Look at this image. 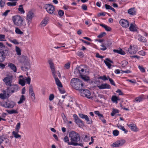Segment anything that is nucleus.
<instances>
[{
	"label": "nucleus",
	"mask_w": 148,
	"mask_h": 148,
	"mask_svg": "<svg viewBox=\"0 0 148 148\" xmlns=\"http://www.w3.org/2000/svg\"><path fill=\"white\" fill-rule=\"evenodd\" d=\"M77 55L81 57L82 58L84 56L83 53L82 52H78L77 53Z\"/></svg>",
	"instance_id": "obj_52"
},
{
	"label": "nucleus",
	"mask_w": 148,
	"mask_h": 148,
	"mask_svg": "<svg viewBox=\"0 0 148 148\" xmlns=\"http://www.w3.org/2000/svg\"><path fill=\"white\" fill-rule=\"evenodd\" d=\"M78 71L80 76L82 77L84 74L83 73L84 72V69L81 68V67H79L78 69Z\"/></svg>",
	"instance_id": "obj_32"
},
{
	"label": "nucleus",
	"mask_w": 148,
	"mask_h": 148,
	"mask_svg": "<svg viewBox=\"0 0 148 148\" xmlns=\"http://www.w3.org/2000/svg\"><path fill=\"white\" fill-rule=\"evenodd\" d=\"M64 12L62 10H60L58 12V14L60 16H62L64 14Z\"/></svg>",
	"instance_id": "obj_53"
},
{
	"label": "nucleus",
	"mask_w": 148,
	"mask_h": 148,
	"mask_svg": "<svg viewBox=\"0 0 148 148\" xmlns=\"http://www.w3.org/2000/svg\"><path fill=\"white\" fill-rule=\"evenodd\" d=\"M119 110L114 109H113L112 111L111 114L112 116H114V115L117 113H119Z\"/></svg>",
	"instance_id": "obj_38"
},
{
	"label": "nucleus",
	"mask_w": 148,
	"mask_h": 148,
	"mask_svg": "<svg viewBox=\"0 0 148 148\" xmlns=\"http://www.w3.org/2000/svg\"><path fill=\"white\" fill-rule=\"evenodd\" d=\"M120 25L123 27L127 28L129 27V22L126 20L121 19L119 21Z\"/></svg>",
	"instance_id": "obj_14"
},
{
	"label": "nucleus",
	"mask_w": 148,
	"mask_h": 148,
	"mask_svg": "<svg viewBox=\"0 0 148 148\" xmlns=\"http://www.w3.org/2000/svg\"><path fill=\"white\" fill-rule=\"evenodd\" d=\"M8 66L11 70H13L14 72L17 71V68L16 66L12 63H9L8 64Z\"/></svg>",
	"instance_id": "obj_23"
},
{
	"label": "nucleus",
	"mask_w": 148,
	"mask_h": 148,
	"mask_svg": "<svg viewBox=\"0 0 148 148\" xmlns=\"http://www.w3.org/2000/svg\"><path fill=\"white\" fill-rule=\"evenodd\" d=\"M0 98L2 99H4L6 98V91H4V93L0 94Z\"/></svg>",
	"instance_id": "obj_37"
},
{
	"label": "nucleus",
	"mask_w": 148,
	"mask_h": 148,
	"mask_svg": "<svg viewBox=\"0 0 148 148\" xmlns=\"http://www.w3.org/2000/svg\"><path fill=\"white\" fill-rule=\"evenodd\" d=\"M7 112L9 114H16L18 113V111L16 110H8Z\"/></svg>",
	"instance_id": "obj_40"
},
{
	"label": "nucleus",
	"mask_w": 148,
	"mask_h": 148,
	"mask_svg": "<svg viewBox=\"0 0 148 148\" xmlns=\"http://www.w3.org/2000/svg\"><path fill=\"white\" fill-rule=\"evenodd\" d=\"M138 68L142 72L144 73L145 72V68L142 66H138Z\"/></svg>",
	"instance_id": "obj_48"
},
{
	"label": "nucleus",
	"mask_w": 148,
	"mask_h": 148,
	"mask_svg": "<svg viewBox=\"0 0 148 148\" xmlns=\"http://www.w3.org/2000/svg\"><path fill=\"white\" fill-rule=\"evenodd\" d=\"M97 87L100 89H110L111 88L110 86L106 83L102 84L98 86Z\"/></svg>",
	"instance_id": "obj_17"
},
{
	"label": "nucleus",
	"mask_w": 148,
	"mask_h": 148,
	"mask_svg": "<svg viewBox=\"0 0 148 148\" xmlns=\"http://www.w3.org/2000/svg\"><path fill=\"white\" fill-rule=\"evenodd\" d=\"M119 100L118 97L116 96H113L111 98V101L117 104L118 103V100Z\"/></svg>",
	"instance_id": "obj_30"
},
{
	"label": "nucleus",
	"mask_w": 148,
	"mask_h": 148,
	"mask_svg": "<svg viewBox=\"0 0 148 148\" xmlns=\"http://www.w3.org/2000/svg\"><path fill=\"white\" fill-rule=\"evenodd\" d=\"M5 0H1L0 1V7L3 8L5 4Z\"/></svg>",
	"instance_id": "obj_43"
},
{
	"label": "nucleus",
	"mask_w": 148,
	"mask_h": 148,
	"mask_svg": "<svg viewBox=\"0 0 148 148\" xmlns=\"http://www.w3.org/2000/svg\"><path fill=\"white\" fill-rule=\"evenodd\" d=\"M116 92L119 93V95H123V93L121 90L119 89H117Z\"/></svg>",
	"instance_id": "obj_63"
},
{
	"label": "nucleus",
	"mask_w": 148,
	"mask_h": 148,
	"mask_svg": "<svg viewBox=\"0 0 148 148\" xmlns=\"http://www.w3.org/2000/svg\"><path fill=\"white\" fill-rule=\"evenodd\" d=\"M104 62L106 65L108 67L109 69H110L111 68V64L110 63H109L106 60H104Z\"/></svg>",
	"instance_id": "obj_45"
},
{
	"label": "nucleus",
	"mask_w": 148,
	"mask_h": 148,
	"mask_svg": "<svg viewBox=\"0 0 148 148\" xmlns=\"http://www.w3.org/2000/svg\"><path fill=\"white\" fill-rule=\"evenodd\" d=\"M5 36L3 34L0 35V40L1 41H5L6 40H5Z\"/></svg>",
	"instance_id": "obj_49"
},
{
	"label": "nucleus",
	"mask_w": 148,
	"mask_h": 148,
	"mask_svg": "<svg viewBox=\"0 0 148 148\" xmlns=\"http://www.w3.org/2000/svg\"><path fill=\"white\" fill-rule=\"evenodd\" d=\"M70 85L76 90L82 91L84 84L80 79L75 78H72L70 81Z\"/></svg>",
	"instance_id": "obj_1"
},
{
	"label": "nucleus",
	"mask_w": 148,
	"mask_h": 148,
	"mask_svg": "<svg viewBox=\"0 0 148 148\" xmlns=\"http://www.w3.org/2000/svg\"><path fill=\"white\" fill-rule=\"evenodd\" d=\"M26 98L24 95H22L20 98L19 101L18 102V104H21L23 102V101L25 100Z\"/></svg>",
	"instance_id": "obj_27"
},
{
	"label": "nucleus",
	"mask_w": 148,
	"mask_h": 148,
	"mask_svg": "<svg viewBox=\"0 0 148 148\" xmlns=\"http://www.w3.org/2000/svg\"><path fill=\"white\" fill-rule=\"evenodd\" d=\"M108 80H109L110 84L112 85H113L114 86H115L116 85L115 83L113 80L111 78H110L109 76H108Z\"/></svg>",
	"instance_id": "obj_47"
},
{
	"label": "nucleus",
	"mask_w": 148,
	"mask_h": 148,
	"mask_svg": "<svg viewBox=\"0 0 148 148\" xmlns=\"http://www.w3.org/2000/svg\"><path fill=\"white\" fill-rule=\"evenodd\" d=\"M79 116L81 119H85L87 123L90 124L92 123V121L91 119L87 115L80 113L79 114Z\"/></svg>",
	"instance_id": "obj_9"
},
{
	"label": "nucleus",
	"mask_w": 148,
	"mask_h": 148,
	"mask_svg": "<svg viewBox=\"0 0 148 148\" xmlns=\"http://www.w3.org/2000/svg\"><path fill=\"white\" fill-rule=\"evenodd\" d=\"M54 98V95L53 94H50L49 98V99L50 101H51L53 100Z\"/></svg>",
	"instance_id": "obj_59"
},
{
	"label": "nucleus",
	"mask_w": 148,
	"mask_h": 148,
	"mask_svg": "<svg viewBox=\"0 0 148 148\" xmlns=\"http://www.w3.org/2000/svg\"><path fill=\"white\" fill-rule=\"evenodd\" d=\"M143 99V95H141L140 96L135 98L134 99V101L136 103H139L142 101Z\"/></svg>",
	"instance_id": "obj_26"
},
{
	"label": "nucleus",
	"mask_w": 148,
	"mask_h": 148,
	"mask_svg": "<svg viewBox=\"0 0 148 148\" xmlns=\"http://www.w3.org/2000/svg\"><path fill=\"white\" fill-rule=\"evenodd\" d=\"M99 78L104 81H106L108 79V77H107L105 75H103V76H100L99 77Z\"/></svg>",
	"instance_id": "obj_50"
},
{
	"label": "nucleus",
	"mask_w": 148,
	"mask_h": 148,
	"mask_svg": "<svg viewBox=\"0 0 148 148\" xmlns=\"http://www.w3.org/2000/svg\"><path fill=\"white\" fill-rule=\"evenodd\" d=\"M127 125L130 127L131 130L134 132H137L138 131V129L136 127L135 124L132 123L130 124H127Z\"/></svg>",
	"instance_id": "obj_18"
},
{
	"label": "nucleus",
	"mask_w": 148,
	"mask_h": 148,
	"mask_svg": "<svg viewBox=\"0 0 148 148\" xmlns=\"http://www.w3.org/2000/svg\"><path fill=\"white\" fill-rule=\"evenodd\" d=\"M29 93L32 99L35 100V95L34 92L33 88L32 86H29Z\"/></svg>",
	"instance_id": "obj_20"
},
{
	"label": "nucleus",
	"mask_w": 148,
	"mask_h": 148,
	"mask_svg": "<svg viewBox=\"0 0 148 148\" xmlns=\"http://www.w3.org/2000/svg\"><path fill=\"white\" fill-rule=\"evenodd\" d=\"M10 51L7 47L2 48V49H0V62H3L6 56L9 55Z\"/></svg>",
	"instance_id": "obj_4"
},
{
	"label": "nucleus",
	"mask_w": 148,
	"mask_h": 148,
	"mask_svg": "<svg viewBox=\"0 0 148 148\" xmlns=\"http://www.w3.org/2000/svg\"><path fill=\"white\" fill-rule=\"evenodd\" d=\"M138 53L140 55L142 56H144L145 55V52L143 50H141L139 51Z\"/></svg>",
	"instance_id": "obj_60"
},
{
	"label": "nucleus",
	"mask_w": 148,
	"mask_h": 148,
	"mask_svg": "<svg viewBox=\"0 0 148 148\" xmlns=\"http://www.w3.org/2000/svg\"><path fill=\"white\" fill-rule=\"evenodd\" d=\"M18 131H13L12 132V134L13 135L14 137L16 138H21V136L20 135H19L18 133Z\"/></svg>",
	"instance_id": "obj_29"
},
{
	"label": "nucleus",
	"mask_w": 148,
	"mask_h": 148,
	"mask_svg": "<svg viewBox=\"0 0 148 148\" xmlns=\"http://www.w3.org/2000/svg\"><path fill=\"white\" fill-rule=\"evenodd\" d=\"M13 77V75L12 74H8L3 80L6 86H9L12 84Z\"/></svg>",
	"instance_id": "obj_7"
},
{
	"label": "nucleus",
	"mask_w": 148,
	"mask_h": 148,
	"mask_svg": "<svg viewBox=\"0 0 148 148\" xmlns=\"http://www.w3.org/2000/svg\"><path fill=\"white\" fill-rule=\"evenodd\" d=\"M10 11V10H6V11L2 14V16H6L7 15L8 13Z\"/></svg>",
	"instance_id": "obj_57"
},
{
	"label": "nucleus",
	"mask_w": 148,
	"mask_h": 148,
	"mask_svg": "<svg viewBox=\"0 0 148 148\" xmlns=\"http://www.w3.org/2000/svg\"><path fill=\"white\" fill-rule=\"evenodd\" d=\"M15 105L14 102L12 101L6 102L3 105V106L6 108H12Z\"/></svg>",
	"instance_id": "obj_15"
},
{
	"label": "nucleus",
	"mask_w": 148,
	"mask_h": 148,
	"mask_svg": "<svg viewBox=\"0 0 148 148\" xmlns=\"http://www.w3.org/2000/svg\"><path fill=\"white\" fill-rule=\"evenodd\" d=\"M73 117L75 122L79 127H81L84 125V121L79 118L76 114H74L73 115Z\"/></svg>",
	"instance_id": "obj_8"
},
{
	"label": "nucleus",
	"mask_w": 148,
	"mask_h": 148,
	"mask_svg": "<svg viewBox=\"0 0 148 148\" xmlns=\"http://www.w3.org/2000/svg\"><path fill=\"white\" fill-rule=\"evenodd\" d=\"M19 84L22 86L25 85V80L23 79H19Z\"/></svg>",
	"instance_id": "obj_35"
},
{
	"label": "nucleus",
	"mask_w": 148,
	"mask_h": 148,
	"mask_svg": "<svg viewBox=\"0 0 148 148\" xmlns=\"http://www.w3.org/2000/svg\"><path fill=\"white\" fill-rule=\"evenodd\" d=\"M34 16V14L32 11H29L27 16V21L28 26H29L31 23L32 19Z\"/></svg>",
	"instance_id": "obj_10"
},
{
	"label": "nucleus",
	"mask_w": 148,
	"mask_h": 148,
	"mask_svg": "<svg viewBox=\"0 0 148 148\" xmlns=\"http://www.w3.org/2000/svg\"><path fill=\"white\" fill-rule=\"evenodd\" d=\"M69 136L71 140L70 143H69L70 145H79L77 142L80 140V138L78 133L73 131L70 132Z\"/></svg>",
	"instance_id": "obj_2"
},
{
	"label": "nucleus",
	"mask_w": 148,
	"mask_h": 148,
	"mask_svg": "<svg viewBox=\"0 0 148 148\" xmlns=\"http://www.w3.org/2000/svg\"><path fill=\"white\" fill-rule=\"evenodd\" d=\"M10 41L11 42L16 45H17L19 44L17 40L16 39H14L13 40L10 39Z\"/></svg>",
	"instance_id": "obj_46"
},
{
	"label": "nucleus",
	"mask_w": 148,
	"mask_h": 148,
	"mask_svg": "<svg viewBox=\"0 0 148 148\" xmlns=\"http://www.w3.org/2000/svg\"><path fill=\"white\" fill-rule=\"evenodd\" d=\"M101 46L102 47L100 48V49L101 50L104 51L107 49L106 47L103 44L101 45Z\"/></svg>",
	"instance_id": "obj_62"
},
{
	"label": "nucleus",
	"mask_w": 148,
	"mask_h": 148,
	"mask_svg": "<svg viewBox=\"0 0 148 148\" xmlns=\"http://www.w3.org/2000/svg\"><path fill=\"white\" fill-rule=\"evenodd\" d=\"M106 13H107L106 12H103L101 13H99L98 14V16H105L106 14Z\"/></svg>",
	"instance_id": "obj_61"
},
{
	"label": "nucleus",
	"mask_w": 148,
	"mask_h": 148,
	"mask_svg": "<svg viewBox=\"0 0 148 148\" xmlns=\"http://www.w3.org/2000/svg\"><path fill=\"white\" fill-rule=\"evenodd\" d=\"M82 8L84 10H87V6L85 5H82Z\"/></svg>",
	"instance_id": "obj_64"
},
{
	"label": "nucleus",
	"mask_w": 148,
	"mask_h": 148,
	"mask_svg": "<svg viewBox=\"0 0 148 148\" xmlns=\"http://www.w3.org/2000/svg\"><path fill=\"white\" fill-rule=\"evenodd\" d=\"M18 10L20 12L21 14H24L25 13V12L23 7V5H21L19 6Z\"/></svg>",
	"instance_id": "obj_39"
},
{
	"label": "nucleus",
	"mask_w": 148,
	"mask_h": 148,
	"mask_svg": "<svg viewBox=\"0 0 148 148\" xmlns=\"http://www.w3.org/2000/svg\"><path fill=\"white\" fill-rule=\"evenodd\" d=\"M19 62L21 63V69L24 71H27L30 68V60L27 56H23L19 60Z\"/></svg>",
	"instance_id": "obj_3"
},
{
	"label": "nucleus",
	"mask_w": 148,
	"mask_h": 148,
	"mask_svg": "<svg viewBox=\"0 0 148 148\" xmlns=\"http://www.w3.org/2000/svg\"><path fill=\"white\" fill-rule=\"evenodd\" d=\"M138 40L140 42H146L147 41V40L143 36H142L138 35Z\"/></svg>",
	"instance_id": "obj_25"
},
{
	"label": "nucleus",
	"mask_w": 148,
	"mask_h": 148,
	"mask_svg": "<svg viewBox=\"0 0 148 148\" xmlns=\"http://www.w3.org/2000/svg\"><path fill=\"white\" fill-rule=\"evenodd\" d=\"M26 82L27 84H29L30 83L31 78L29 77H28L25 79Z\"/></svg>",
	"instance_id": "obj_58"
},
{
	"label": "nucleus",
	"mask_w": 148,
	"mask_h": 148,
	"mask_svg": "<svg viewBox=\"0 0 148 148\" xmlns=\"http://www.w3.org/2000/svg\"><path fill=\"white\" fill-rule=\"evenodd\" d=\"M129 28L130 30L134 32L136 30L134 25L133 24H131Z\"/></svg>",
	"instance_id": "obj_41"
},
{
	"label": "nucleus",
	"mask_w": 148,
	"mask_h": 148,
	"mask_svg": "<svg viewBox=\"0 0 148 148\" xmlns=\"http://www.w3.org/2000/svg\"><path fill=\"white\" fill-rule=\"evenodd\" d=\"M63 140L65 143H67L69 145H70V144H69L70 142L69 141V139L67 136H66L64 137Z\"/></svg>",
	"instance_id": "obj_42"
},
{
	"label": "nucleus",
	"mask_w": 148,
	"mask_h": 148,
	"mask_svg": "<svg viewBox=\"0 0 148 148\" xmlns=\"http://www.w3.org/2000/svg\"><path fill=\"white\" fill-rule=\"evenodd\" d=\"M128 64V62L126 60H123L121 62V66L123 68L127 66Z\"/></svg>",
	"instance_id": "obj_36"
},
{
	"label": "nucleus",
	"mask_w": 148,
	"mask_h": 148,
	"mask_svg": "<svg viewBox=\"0 0 148 148\" xmlns=\"http://www.w3.org/2000/svg\"><path fill=\"white\" fill-rule=\"evenodd\" d=\"M113 134L114 136H117L119 135V132L117 130H115L113 131Z\"/></svg>",
	"instance_id": "obj_51"
},
{
	"label": "nucleus",
	"mask_w": 148,
	"mask_h": 148,
	"mask_svg": "<svg viewBox=\"0 0 148 148\" xmlns=\"http://www.w3.org/2000/svg\"><path fill=\"white\" fill-rule=\"evenodd\" d=\"M20 125L21 124L20 123H17L16 128V131L18 132V130L20 128Z\"/></svg>",
	"instance_id": "obj_56"
},
{
	"label": "nucleus",
	"mask_w": 148,
	"mask_h": 148,
	"mask_svg": "<svg viewBox=\"0 0 148 148\" xmlns=\"http://www.w3.org/2000/svg\"><path fill=\"white\" fill-rule=\"evenodd\" d=\"M128 52L130 54H134L136 53V51L135 49L132 46L130 45L128 50Z\"/></svg>",
	"instance_id": "obj_22"
},
{
	"label": "nucleus",
	"mask_w": 148,
	"mask_h": 148,
	"mask_svg": "<svg viewBox=\"0 0 148 148\" xmlns=\"http://www.w3.org/2000/svg\"><path fill=\"white\" fill-rule=\"evenodd\" d=\"M53 76L55 79L56 83L58 87L62 88V85L57 76L56 75H53Z\"/></svg>",
	"instance_id": "obj_19"
},
{
	"label": "nucleus",
	"mask_w": 148,
	"mask_h": 148,
	"mask_svg": "<svg viewBox=\"0 0 148 148\" xmlns=\"http://www.w3.org/2000/svg\"><path fill=\"white\" fill-rule=\"evenodd\" d=\"M48 63L50 65V68L52 71L53 75H55V71L54 64L51 60H48Z\"/></svg>",
	"instance_id": "obj_16"
},
{
	"label": "nucleus",
	"mask_w": 148,
	"mask_h": 148,
	"mask_svg": "<svg viewBox=\"0 0 148 148\" xmlns=\"http://www.w3.org/2000/svg\"><path fill=\"white\" fill-rule=\"evenodd\" d=\"M125 142V141L124 139L120 140L111 145V146L113 147H117L123 145Z\"/></svg>",
	"instance_id": "obj_13"
},
{
	"label": "nucleus",
	"mask_w": 148,
	"mask_h": 148,
	"mask_svg": "<svg viewBox=\"0 0 148 148\" xmlns=\"http://www.w3.org/2000/svg\"><path fill=\"white\" fill-rule=\"evenodd\" d=\"M15 50L17 55L18 56H20L21 55V50L20 48L17 46H16L15 47Z\"/></svg>",
	"instance_id": "obj_31"
},
{
	"label": "nucleus",
	"mask_w": 148,
	"mask_h": 148,
	"mask_svg": "<svg viewBox=\"0 0 148 148\" xmlns=\"http://www.w3.org/2000/svg\"><path fill=\"white\" fill-rule=\"evenodd\" d=\"M128 13L131 15H134L136 14V11L135 8H132L129 9L128 11Z\"/></svg>",
	"instance_id": "obj_24"
},
{
	"label": "nucleus",
	"mask_w": 148,
	"mask_h": 148,
	"mask_svg": "<svg viewBox=\"0 0 148 148\" xmlns=\"http://www.w3.org/2000/svg\"><path fill=\"white\" fill-rule=\"evenodd\" d=\"M15 32L16 34H18L21 35L23 34V32L21 31L18 27H16L15 28Z\"/></svg>",
	"instance_id": "obj_33"
},
{
	"label": "nucleus",
	"mask_w": 148,
	"mask_h": 148,
	"mask_svg": "<svg viewBox=\"0 0 148 148\" xmlns=\"http://www.w3.org/2000/svg\"><path fill=\"white\" fill-rule=\"evenodd\" d=\"M12 20L14 24L16 26L21 27L23 25V19L20 16L16 15L13 16Z\"/></svg>",
	"instance_id": "obj_5"
},
{
	"label": "nucleus",
	"mask_w": 148,
	"mask_h": 148,
	"mask_svg": "<svg viewBox=\"0 0 148 148\" xmlns=\"http://www.w3.org/2000/svg\"><path fill=\"white\" fill-rule=\"evenodd\" d=\"M6 90L7 92L9 93H13L18 90V86L16 84H12L9 86Z\"/></svg>",
	"instance_id": "obj_6"
},
{
	"label": "nucleus",
	"mask_w": 148,
	"mask_h": 148,
	"mask_svg": "<svg viewBox=\"0 0 148 148\" xmlns=\"http://www.w3.org/2000/svg\"><path fill=\"white\" fill-rule=\"evenodd\" d=\"M64 68L66 69H68L70 68V63L69 62H68L64 66Z\"/></svg>",
	"instance_id": "obj_55"
},
{
	"label": "nucleus",
	"mask_w": 148,
	"mask_h": 148,
	"mask_svg": "<svg viewBox=\"0 0 148 148\" xmlns=\"http://www.w3.org/2000/svg\"><path fill=\"white\" fill-rule=\"evenodd\" d=\"M7 4L8 6H15L16 5V2H8Z\"/></svg>",
	"instance_id": "obj_44"
},
{
	"label": "nucleus",
	"mask_w": 148,
	"mask_h": 148,
	"mask_svg": "<svg viewBox=\"0 0 148 148\" xmlns=\"http://www.w3.org/2000/svg\"><path fill=\"white\" fill-rule=\"evenodd\" d=\"M106 32H103L101 33L99 35L97 36V37L98 38H101L102 37L104 36L106 34Z\"/></svg>",
	"instance_id": "obj_54"
},
{
	"label": "nucleus",
	"mask_w": 148,
	"mask_h": 148,
	"mask_svg": "<svg viewBox=\"0 0 148 148\" xmlns=\"http://www.w3.org/2000/svg\"><path fill=\"white\" fill-rule=\"evenodd\" d=\"M81 91V95L82 96L85 97L89 99H92V97L90 96L91 93L88 90L86 89H83L82 91Z\"/></svg>",
	"instance_id": "obj_12"
},
{
	"label": "nucleus",
	"mask_w": 148,
	"mask_h": 148,
	"mask_svg": "<svg viewBox=\"0 0 148 148\" xmlns=\"http://www.w3.org/2000/svg\"><path fill=\"white\" fill-rule=\"evenodd\" d=\"M44 8L47 11L49 14H52L54 11L53 6L50 4H46L44 6Z\"/></svg>",
	"instance_id": "obj_11"
},
{
	"label": "nucleus",
	"mask_w": 148,
	"mask_h": 148,
	"mask_svg": "<svg viewBox=\"0 0 148 148\" xmlns=\"http://www.w3.org/2000/svg\"><path fill=\"white\" fill-rule=\"evenodd\" d=\"M117 127L118 128L121 130L124 131V132L125 133L128 132V131L124 128V126H122L121 125H117Z\"/></svg>",
	"instance_id": "obj_34"
},
{
	"label": "nucleus",
	"mask_w": 148,
	"mask_h": 148,
	"mask_svg": "<svg viewBox=\"0 0 148 148\" xmlns=\"http://www.w3.org/2000/svg\"><path fill=\"white\" fill-rule=\"evenodd\" d=\"M48 21L46 19H44L41 22L40 25L41 27L45 26L47 23Z\"/></svg>",
	"instance_id": "obj_28"
},
{
	"label": "nucleus",
	"mask_w": 148,
	"mask_h": 148,
	"mask_svg": "<svg viewBox=\"0 0 148 148\" xmlns=\"http://www.w3.org/2000/svg\"><path fill=\"white\" fill-rule=\"evenodd\" d=\"M113 52L115 53H117L122 55H124L125 54V52L123 51L121 49L119 48V49H114Z\"/></svg>",
	"instance_id": "obj_21"
}]
</instances>
